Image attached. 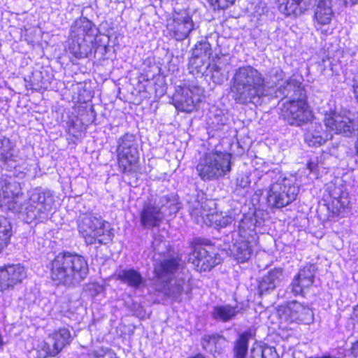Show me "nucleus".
Returning a JSON list of instances; mask_svg holds the SVG:
<instances>
[{
  "mask_svg": "<svg viewBox=\"0 0 358 358\" xmlns=\"http://www.w3.org/2000/svg\"><path fill=\"white\" fill-rule=\"evenodd\" d=\"M166 28L167 36L180 41L188 37L194 29V22L187 13H176L168 21Z\"/></svg>",
  "mask_w": 358,
  "mask_h": 358,
  "instance_id": "13",
  "label": "nucleus"
},
{
  "mask_svg": "<svg viewBox=\"0 0 358 358\" xmlns=\"http://www.w3.org/2000/svg\"><path fill=\"white\" fill-rule=\"evenodd\" d=\"M194 258L192 264L196 271L205 272L210 271L216 265V248L210 241L196 238L192 242Z\"/></svg>",
  "mask_w": 358,
  "mask_h": 358,
  "instance_id": "8",
  "label": "nucleus"
},
{
  "mask_svg": "<svg viewBox=\"0 0 358 358\" xmlns=\"http://www.w3.org/2000/svg\"><path fill=\"white\" fill-rule=\"evenodd\" d=\"M34 350H35L36 358H54L49 343L45 338L38 342Z\"/></svg>",
  "mask_w": 358,
  "mask_h": 358,
  "instance_id": "31",
  "label": "nucleus"
},
{
  "mask_svg": "<svg viewBox=\"0 0 358 358\" xmlns=\"http://www.w3.org/2000/svg\"><path fill=\"white\" fill-rule=\"evenodd\" d=\"M212 55V49L209 43L204 41L197 42L193 49L192 54V64H194L195 58L203 59V57L210 56Z\"/></svg>",
  "mask_w": 358,
  "mask_h": 358,
  "instance_id": "30",
  "label": "nucleus"
},
{
  "mask_svg": "<svg viewBox=\"0 0 358 358\" xmlns=\"http://www.w3.org/2000/svg\"><path fill=\"white\" fill-rule=\"evenodd\" d=\"M225 342V337L219 334H206L201 339V344L203 349L211 347L213 354L217 355L222 352L223 344Z\"/></svg>",
  "mask_w": 358,
  "mask_h": 358,
  "instance_id": "26",
  "label": "nucleus"
},
{
  "mask_svg": "<svg viewBox=\"0 0 358 358\" xmlns=\"http://www.w3.org/2000/svg\"><path fill=\"white\" fill-rule=\"evenodd\" d=\"M356 94H355V97H356V99H357V101L358 102V91H354Z\"/></svg>",
  "mask_w": 358,
  "mask_h": 358,
  "instance_id": "49",
  "label": "nucleus"
},
{
  "mask_svg": "<svg viewBox=\"0 0 358 358\" xmlns=\"http://www.w3.org/2000/svg\"><path fill=\"white\" fill-rule=\"evenodd\" d=\"M88 355H89V357H90V358H103V355L99 353L96 351H93L91 353H89ZM111 358H118V357L114 354V357H111Z\"/></svg>",
  "mask_w": 358,
  "mask_h": 358,
  "instance_id": "40",
  "label": "nucleus"
},
{
  "mask_svg": "<svg viewBox=\"0 0 358 358\" xmlns=\"http://www.w3.org/2000/svg\"><path fill=\"white\" fill-rule=\"evenodd\" d=\"M116 279L133 289H139L144 283V280L139 271L134 268H125L120 271Z\"/></svg>",
  "mask_w": 358,
  "mask_h": 358,
  "instance_id": "22",
  "label": "nucleus"
},
{
  "mask_svg": "<svg viewBox=\"0 0 358 358\" xmlns=\"http://www.w3.org/2000/svg\"><path fill=\"white\" fill-rule=\"evenodd\" d=\"M176 289L177 290V293L178 295H180L181 294H182V292L184 291L182 285H180V284L176 285Z\"/></svg>",
  "mask_w": 358,
  "mask_h": 358,
  "instance_id": "47",
  "label": "nucleus"
},
{
  "mask_svg": "<svg viewBox=\"0 0 358 358\" xmlns=\"http://www.w3.org/2000/svg\"><path fill=\"white\" fill-rule=\"evenodd\" d=\"M190 215L196 220H203L208 215V213L201 203H198L191 208Z\"/></svg>",
  "mask_w": 358,
  "mask_h": 358,
  "instance_id": "33",
  "label": "nucleus"
},
{
  "mask_svg": "<svg viewBox=\"0 0 358 358\" xmlns=\"http://www.w3.org/2000/svg\"><path fill=\"white\" fill-rule=\"evenodd\" d=\"M352 86L354 90H358V71L353 73Z\"/></svg>",
  "mask_w": 358,
  "mask_h": 358,
  "instance_id": "39",
  "label": "nucleus"
},
{
  "mask_svg": "<svg viewBox=\"0 0 358 358\" xmlns=\"http://www.w3.org/2000/svg\"><path fill=\"white\" fill-rule=\"evenodd\" d=\"M306 167L310 171L312 172L317 169L318 164L317 162H312L310 160L307 162Z\"/></svg>",
  "mask_w": 358,
  "mask_h": 358,
  "instance_id": "38",
  "label": "nucleus"
},
{
  "mask_svg": "<svg viewBox=\"0 0 358 358\" xmlns=\"http://www.w3.org/2000/svg\"><path fill=\"white\" fill-rule=\"evenodd\" d=\"M351 352L354 357H358V341L352 344L351 347Z\"/></svg>",
  "mask_w": 358,
  "mask_h": 358,
  "instance_id": "41",
  "label": "nucleus"
},
{
  "mask_svg": "<svg viewBox=\"0 0 358 358\" xmlns=\"http://www.w3.org/2000/svg\"><path fill=\"white\" fill-rule=\"evenodd\" d=\"M352 317L358 320V303L355 305L352 308Z\"/></svg>",
  "mask_w": 358,
  "mask_h": 358,
  "instance_id": "46",
  "label": "nucleus"
},
{
  "mask_svg": "<svg viewBox=\"0 0 358 358\" xmlns=\"http://www.w3.org/2000/svg\"><path fill=\"white\" fill-rule=\"evenodd\" d=\"M78 230L87 245H103L113 241L110 224L92 214L85 215L78 223Z\"/></svg>",
  "mask_w": 358,
  "mask_h": 358,
  "instance_id": "4",
  "label": "nucleus"
},
{
  "mask_svg": "<svg viewBox=\"0 0 358 358\" xmlns=\"http://www.w3.org/2000/svg\"><path fill=\"white\" fill-rule=\"evenodd\" d=\"M8 187V184L0 180V207L2 206L5 199L9 198L10 196L6 189Z\"/></svg>",
  "mask_w": 358,
  "mask_h": 358,
  "instance_id": "36",
  "label": "nucleus"
},
{
  "mask_svg": "<svg viewBox=\"0 0 358 358\" xmlns=\"http://www.w3.org/2000/svg\"><path fill=\"white\" fill-rule=\"evenodd\" d=\"M231 154L213 150L205 152L196 166L197 174L203 181H212L223 178L231 171Z\"/></svg>",
  "mask_w": 358,
  "mask_h": 358,
  "instance_id": "2",
  "label": "nucleus"
},
{
  "mask_svg": "<svg viewBox=\"0 0 358 358\" xmlns=\"http://www.w3.org/2000/svg\"><path fill=\"white\" fill-rule=\"evenodd\" d=\"M287 83L288 84H291V83H293L294 85H296L297 87V89L298 90H303V87H302V84L301 82H297L296 80H294V79H289L288 81H287Z\"/></svg>",
  "mask_w": 358,
  "mask_h": 358,
  "instance_id": "44",
  "label": "nucleus"
},
{
  "mask_svg": "<svg viewBox=\"0 0 358 358\" xmlns=\"http://www.w3.org/2000/svg\"><path fill=\"white\" fill-rule=\"evenodd\" d=\"M49 343L54 357L59 355L64 349L71 345L73 336L67 327H59L47 335L45 338Z\"/></svg>",
  "mask_w": 358,
  "mask_h": 358,
  "instance_id": "15",
  "label": "nucleus"
},
{
  "mask_svg": "<svg viewBox=\"0 0 358 358\" xmlns=\"http://www.w3.org/2000/svg\"><path fill=\"white\" fill-rule=\"evenodd\" d=\"M264 83L262 74L251 66L239 67L233 77V86L236 90H260Z\"/></svg>",
  "mask_w": 358,
  "mask_h": 358,
  "instance_id": "12",
  "label": "nucleus"
},
{
  "mask_svg": "<svg viewBox=\"0 0 358 358\" xmlns=\"http://www.w3.org/2000/svg\"><path fill=\"white\" fill-rule=\"evenodd\" d=\"M333 16L331 6H316L313 19L314 23L324 26L331 24Z\"/></svg>",
  "mask_w": 358,
  "mask_h": 358,
  "instance_id": "29",
  "label": "nucleus"
},
{
  "mask_svg": "<svg viewBox=\"0 0 358 358\" xmlns=\"http://www.w3.org/2000/svg\"><path fill=\"white\" fill-rule=\"evenodd\" d=\"M13 236V227L10 220L0 215V253L7 248Z\"/></svg>",
  "mask_w": 358,
  "mask_h": 358,
  "instance_id": "28",
  "label": "nucleus"
},
{
  "mask_svg": "<svg viewBox=\"0 0 358 358\" xmlns=\"http://www.w3.org/2000/svg\"><path fill=\"white\" fill-rule=\"evenodd\" d=\"M138 140L135 134L126 132L117 141V167L123 175H133L140 171Z\"/></svg>",
  "mask_w": 358,
  "mask_h": 358,
  "instance_id": "3",
  "label": "nucleus"
},
{
  "mask_svg": "<svg viewBox=\"0 0 358 358\" xmlns=\"http://www.w3.org/2000/svg\"><path fill=\"white\" fill-rule=\"evenodd\" d=\"M14 145L7 137L0 138V164L6 165L10 162H15Z\"/></svg>",
  "mask_w": 358,
  "mask_h": 358,
  "instance_id": "27",
  "label": "nucleus"
},
{
  "mask_svg": "<svg viewBox=\"0 0 358 358\" xmlns=\"http://www.w3.org/2000/svg\"><path fill=\"white\" fill-rule=\"evenodd\" d=\"M246 92L247 91H237V93L234 96L236 102L241 104H247L251 102L252 96H248Z\"/></svg>",
  "mask_w": 358,
  "mask_h": 358,
  "instance_id": "35",
  "label": "nucleus"
},
{
  "mask_svg": "<svg viewBox=\"0 0 358 358\" xmlns=\"http://www.w3.org/2000/svg\"><path fill=\"white\" fill-rule=\"evenodd\" d=\"M276 313L280 319L292 324H308L313 322V313L310 307L296 300L286 301L276 308Z\"/></svg>",
  "mask_w": 358,
  "mask_h": 358,
  "instance_id": "9",
  "label": "nucleus"
},
{
  "mask_svg": "<svg viewBox=\"0 0 358 358\" xmlns=\"http://www.w3.org/2000/svg\"><path fill=\"white\" fill-rule=\"evenodd\" d=\"M299 191V187L294 182L284 178L270 185L266 203L271 208H282L296 199Z\"/></svg>",
  "mask_w": 358,
  "mask_h": 358,
  "instance_id": "6",
  "label": "nucleus"
},
{
  "mask_svg": "<svg viewBox=\"0 0 358 358\" xmlns=\"http://www.w3.org/2000/svg\"><path fill=\"white\" fill-rule=\"evenodd\" d=\"M72 43L69 45L71 52L76 57L81 53L80 47L83 44L92 43L97 35V29L94 23L87 17H80L71 27Z\"/></svg>",
  "mask_w": 358,
  "mask_h": 358,
  "instance_id": "7",
  "label": "nucleus"
},
{
  "mask_svg": "<svg viewBox=\"0 0 358 358\" xmlns=\"http://www.w3.org/2000/svg\"><path fill=\"white\" fill-rule=\"evenodd\" d=\"M27 278V269L20 263H7L0 266V293L13 290Z\"/></svg>",
  "mask_w": 358,
  "mask_h": 358,
  "instance_id": "10",
  "label": "nucleus"
},
{
  "mask_svg": "<svg viewBox=\"0 0 358 358\" xmlns=\"http://www.w3.org/2000/svg\"><path fill=\"white\" fill-rule=\"evenodd\" d=\"M255 336V330L248 329L238 335L233 346V358H246L249 341Z\"/></svg>",
  "mask_w": 358,
  "mask_h": 358,
  "instance_id": "21",
  "label": "nucleus"
},
{
  "mask_svg": "<svg viewBox=\"0 0 358 358\" xmlns=\"http://www.w3.org/2000/svg\"><path fill=\"white\" fill-rule=\"evenodd\" d=\"M332 138L333 135L324 129L320 124L315 125L313 129H308L304 134V141L310 147H320Z\"/></svg>",
  "mask_w": 358,
  "mask_h": 358,
  "instance_id": "20",
  "label": "nucleus"
},
{
  "mask_svg": "<svg viewBox=\"0 0 358 358\" xmlns=\"http://www.w3.org/2000/svg\"><path fill=\"white\" fill-rule=\"evenodd\" d=\"M187 358H207L206 356L201 352H196L189 355Z\"/></svg>",
  "mask_w": 358,
  "mask_h": 358,
  "instance_id": "45",
  "label": "nucleus"
},
{
  "mask_svg": "<svg viewBox=\"0 0 358 358\" xmlns=\"http://www.w3.org/2000/svg\"><path fill=\"white\" fill-rule=\"evenodd\" d=\"M48 277L54 286H71L85 279L87 259L76 252L62 250L46 264Z\"/></svg>",
  "mask_w": 358,
  "mask_h": 358,
  "instance_id": "1",
  "label": "nucleus"
},
{
  "mask_svg": "<svg viewBox=\"0 0 358 358\" xmlns=\"http://www.w3.org/2000/svg\"><path fill=\"white\" fill-rule=\"evenodd\" d=\"M323 123L330 134L350 136L355 130V120L345 115L330 109L324 113Z\"/></svg>",
  "mask_w": 358,
  "mask_h": 358,
  "instance_id": "11",
  "label": "nucleus"
},
{
  "mask_svg": "<svg viewBox=\"0 0 358 358\" xmlns=\"http://www.w3.org/2000/svg\"><path fill=\"white\" fill-rule=\"evenodd\" d=\"M76 123L73 120H69L68 122V126H67V132L69 134H72L73 136H76V135L74 134L76 131H74Z\"/></svg>",
  "mask_w": 358,
  "mask_h": 358,
  "instance_id": "37",
  "label": "nucleus"
},
{
  "mask_svg": "<svg viewBox=\"0 0 358 358\" xmlns=\"http://www.w3.org/2000/svg\"><path fill=\"white\" fill-rule=\"evenodd\" d=\"M279 115L287 124L294 127L308 124L315 119L306 94H299L284 102L280 109Z\"/></svg>",
  "mask_w": 358,
  "mask_h": 358,
  "instance_id": "5",
  "label": "nucleus"
},
{
  "mask_svg": "<svg viewBox=\"0 0 358 358\" xmlns=\"http://www.w3.org/2000/svg\"><path fill=\"white\" fill-rule=\"evenodd\" d=\"M232 253L237 262L244 263L252 256V248L248 240L236 241L233 245Z\"/></svg>",
  "mask_w": 358,
  "mask_h": 358,
  "instance_id": "25",
  "label": "nucleus"
},
{
  "mask_svg": "<svg viewBox=\"0 0 358 358\" xmlns=\"http://www.w3.org/2000/svg\"><path fill=\"white\" fill-rule=\"evenodd\" d=\"M315 277V264L307 263L301 267L289 285L293 295L305 296L306 292L313 287Z\"/></svg>",
  "mask_w": 358,
  "mask_h": 358,
  "instance_id": "14",
  "label": "nucleus"
},
{
  "mask_svg": "<svg viewBox=\"0 0 358 358\" xmlns=\"http://www.w3.org/2000/svg\"><path fill=\"white\" fill-rule=\"evenodd\" d=\"M139 219L141 226L145 229L158 228L163 222V213L159 206L145 203L139 213Z\"/></svg>",
  "mask_w": 358,
  "mask_h": 358,
  "instance_id": "17",
  "label": "nucleus"
},
{
  "mask_svg": "<svg viewBox=\"0 0 358 358\" xmlns=\"http://www.w3.org/2000/svg\"><path fill=\"white\" fill-rule=\"evenodd\" d=\"M194 64H192V57L189 59L188 69L191 73H199L201 72V68L204 64L203 59L195 58Z\"/></svg>",
  "mask_w": 358,
  "mask_h": 358,
  "instance_id": "34",
  "label": "nucleus"
},
{
  "mask_svg": "<svg viewBox=\"0 0 358 358\" xmlns=\"http://www.w3.org/2000/svg\"><path fill=\"white\" fill-rule=\"evenodd\" d=\"M331 0H317L316 6H331Z\"/></svg>",
  "mask_w": 358,
  "mask_h": 358,
  "instance_id": "43",
  "label": "nucleus"
},
{
  "mask_svg": "<svg viewBox=\"0 0 358 358\" xmlns=\"http://www.w3.org/2000/svg\"><path fill=\"white\" fill-rule=\"evenodd\" d=\"M182 259L179 255H171L159 261L155 265L153 273L158 280L173 275L182 267Z\"/></svg>",
  "mask_w": 358,
  "mask_h": 358,
  "instance_id": "18",
  "label": "nucleus"
},
{
  "mask_svg": "<svg viewBox=\"0 0 358 358\" xmlns=\"http://www.w3.org/2000/svg\"><path fill=\"white\" fill-rule=\"evenodd\" d=\"M282 275L281 268H275L270 270L257 282L258 294L262 296L274 290L276 283L280 281Z\"/></svg>",
  "mask_w": 358,
  "mask_h": 358,
  "instance_id": "19",
  "label": "nucleus"
},
{
  "mask_svg": "<svg viewBox=\"0 0 358 358\" xmlns=\"http://www.w3.org/2000/svg\"><path fill=\"white\" fill-rule=\"evenodd\" d=\"M313 0H285L282 3L284 5V13L287 16H299L308 11Z\"/></svg>",
  "mask_w": 358,
  "mask_h": 358,
  "instance_id": "23",
  "label": "nucleus"
},
{
  "mask_svg": "<svg viewBox=\"0 0 358 358\" xmlns=\"http://www.w3.org/2000/svg\"><path fill=\"white\" fill-rule=\"evenodd\" d=\"M171 101L178 110L190 113L198 109L201 100L194 91H175Z\"/></svg>",
  "mask_w": 358,
  "mask_h": 358,
  "instance_id": "16",
  "label": "nucleus"
},
{
  "mask_svg": "<svg viewBox=\"0 0 358 358\" xmlns=\"http://www.w3.org/2000/svg\"><path fill=\"white\" fill-rule=\"evenodd\" d=\"M238 313L236 306L225 304L214 306L211 315L217 321L227 322L234 319Z\"/></svg>",
  "mask_w": 358,
  "mask_h": 358,
  "instance_id": "24",
  "label": "nucleus"
},
{
  "mask_svg": "<svg viewBox=\"0 0 358 358\" xmlns=\"http://www.w3.org/2000/svg\"><path fill=\"white\" fill-rule=\"evenodd\" d=\"M355 154L358 157V138L356 140L355 143Z\"/></svg>",
  "mask_w": 358,
  "mask_h": 358,
  "instance_id": "48",
  "label": "nucleus"
},
{
  "mask_svg": "<svg viewBox=\"0 0 358 358\" xmlns=\"http://www.w3.org/2000/svg\"><path fill=\"white\" fill-rule=\"evenodd\" d=\"M47 208L45 206H43V208H38L36 211V213L34 214V218H38L41 216L42 214L45 213L47 211Z\"/></svg>",
  "mask_w": 358,
  "mask_h": 358,
  "instance_id": "42",
  "label": "nucleus"
},
{
  "mask_svg": "<svg viewBox=\"0 0 358 358\" xmlns=\"http://www.w3.org/2000/svg\"><path fill=\"white\" fill-rule=\"evenodd\" d=\"M237 0H206L215 11L225 10L235 5Z\"/></svg>",
  "mask_w": 358,
  "mask_h": 358,
  "instance_id": "32",
  "label": "nucleus"
}]
</instances>
